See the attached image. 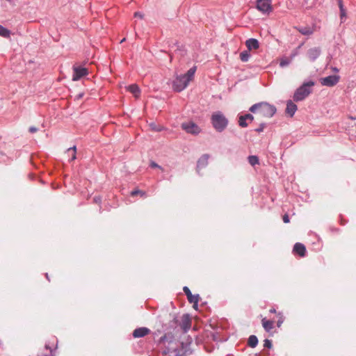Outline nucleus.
<instances>
[{
  "label": "nucleus",
  "mask_w": 356,
  "mask_h": 356,
  "mask_svg": "<svg viewBox=\"0 0 356 356\" xmlns=\"http://www.w3.org/2000/svg\"><path fill=\"white\" fill-rule=\"evenodd\" d=\"M297 29L304 35H310L314 33V29L309 26L298 28Z\"/></svg>",
  "instance_id": "aec40b11"
},
{
  "label": "nucleus",
  "mask_w": 356,
  "mask_h": 356,
  "mask_svg": "<svg viewBox=\"0 0 356 356\" xmlns=\"http://www.w3.org/2000/svg\"><path fill=\"white\" fill-rule=\"evenodd\" d=\"M180 326L185 332H186L191 328V319L188 314H184L182 316Z\"/></svg>",
  "instance_id": "9b49d317"
},
{
  "label": "nucleus",
  "mask_w": 356,
  "mask_h": 356,
  "mask_svg": "<svg viewBox=\"0 0 356 356\" xmlns=\"http://www.w3.org/2000/svg\"><path fill=\"white\" fill-rule=\"evenodd\" d=\"M276 108L267 102H259L252 105L250 111L261 118H271L276 113Z\"/></svg>",
  "instance_id": "f257e3e1"
},
{
  "label": "nucleus",
  "mask_w": 356,
  "mask_h": 356,
  "mask_svg": "<svg viewBox=\"0 0 356 356\" xmlns=\"http://www.w3.org/2000/svg\"><path fill=\"white\" fill-rule=\"evenodd\" d=\"M333 70H334V72H338V71H339V70H338V69H337V68H336V67L333 68Z\"/></svg>",
  "instance_id": "ea45409f"
},
{
  "label": "nucleus",
  "mask_w": 356,
  "mask_h": 356,
  "mask_svg": "<svg viewBox=\"0 0 356 356\" xmlns=\"http://www.w3.org/2000/svg\"><path fill=\"white\" fill-rule=\"evenodd\" d=\"M293 252L298 254L300 257H304L306 253L305 246L300 243H296L293 246Z\"/></svg>",
  "instance_id": "ddd939ff"
},
{
  "label": "nucleus",
  "mask_w": 356,
  "mask_h": 356,
  "mask_svg": "<svg viewBox=\"0 0 356 356\" xmlns=\"http://www.w3.org/2000/svg\"><path fill=\"white\" fill-rule=\"evenodd\" d=\"M270 312H272V313H275V309H272L270 310Z\"/></svg>",
  "instance_id": "58836bf2"
},
{
  "label": "nucleus",
  "mask_w": 356,
  "mask_h": 356,
  "mask_svg": "<svg viewBox=\"0 0 356 356\" xmlns=\"http://www.w3.org/2000/svg\"><path fill=\"white\" fill-rule=\"evenodd\" d=\"M245 45L249 51L257 49L259 47V41L254 38H250L246 40Z\"/></svg>",
  "instance_id": "4468645a"
},
{
  "label": "nucleus",
  "mask_w": 356,
  "mask_h": 356,
  "mask_svg": "<svg viewBox=\"0 0 356 356\" xmlns=\"http://www.w3.org/2000/svg\"><path fill=\"white\" fill-rule=\"evenodd\" d=\"M289 63H290V61L289 59L283 58L281 60L280 65L281 67H285V66H287Z\"/></svg>",
  "instance_id": "cd10ccee"
},
{
  "label": "nucleus",
  "mask_w": 356,
  "mask_h": 356,
  "mask_svg": "<svg viewBox=\"0 0 356 356\" xmlns=\"http://www.w3.org/2000/svg\"><path fill=\"white\" fill-rule=\"evenodd\" d=\"M344 15V10L341 11V16Z\"/></svg>",
  "instance_id": "a19ab883"
},
{
  "label": "nucleus",
  "mask_w": 356,
  "mask_h": 356,
  "mask_svg": "<svg viewBox=\"0 0 356 356\" xmlns=\"http://www.w3.org/2000/svg\"><path fill=\"white\" fill-rule=\"evenodd\" d=\"M45 348H46V350L49 353L48 355H45V356H52V350L50 348H49L47 346H46Z\"/></svg>",
  "instance_id": "f704fd0d"
},
{
  "label": "nucleus",
  "mask_w": 356,
  "mask_h": 356,
  "mask_svg": "<svg viewBox=\"0 0 356 356\" xmlns=\"http://www.w3.org/2000/svg\"><path fill=\"white\" fill-rule=\"evenodd\" d=\"M165 339H166V336H164L161 338V341H164Z\"/></svg>",
  "instance_id": "4c0bfd02"
},
{
  "label": "nucleus",
  "mask_w": 356,
  "mask_h": 356,
  "mask_svg": "<svg viewBox=\"0 0 356 356\" xmlns=\"http://www.w3.org/2000/svg\"><path fill=\"white\" fill-rule=\"evenodd\" d=\"M262 325L264 328L267 331L269 332L270 330L273 327V321L266 320V318L262 319Z\"/></svg>",
  "instance_id": "412c9836"
},
{
  "label": "nucleus",
  "mask_w": 356,
  "mask_h": 356,
  "mask_svg": "<svg viewBox=\"0 0 356 356\" xmlns=\"http://www.w3.org/2000/svg\"><path fill=\"white\" fill-rule=\"evenodd\" d=\"M181 127L187 133L192 134H197L200 132V127L193 122L183 123Z\"/></svg>",
  "instance_id": "1a4fd4ad"
},
{
  "label": "nucleus",
  "mask_w": 356,
  "mask_h": 356,
  "mask_svg": "<svg viewBox=\"0 0 356 356\" xmlns=\"http://www.w3.org/2000/svg\"><path fill=\"white\" fill-rule=\"evenodd\" d=\"M128 90L132 93L135 97H138L140 94V90L136 84L130 85L128 87Z\"/></svg>",
  "instance_id": "6ab92c4d"
},
{
  "label": "nucleus",
  "mask_w": 356,
  "mask_h": 356,
  "mask_svg": "<svg viewBox=\"0 0 356 356\" xmlns=\"http://www.w3.org/2000/svg\"><path fill=\"white\" fill-rule=\"evenodd\" d=\"M243 117V118L245 120H249L250 122H252L254 120V117L251 114H245L244 115H242Z\"/></svg>",
  "instance_id": "c85d7f7f"
},
{
  "label": "nucleus",
  "mask_w": 356,
  "mask_h": 356,
  "mask_svg": "<svg viewBox=\"0 0 356 356\" xmlns=\"http://www.w3.org/2000/svg\"><path fill=\"white\" fill-rule=\"evenodd\" d=\"M264 347L270 348L272 347V342H271V341L269 340V339H265L264 340Z\"/></svg>",
  "instance_id": "c756f323"
},
{
  "label": "nucleus",
  "mask_w": 356,
  "mask_h": 356,
  "mask_svg": "<svg viewBox=\"0 0 356 356\" xmlns=\"http://www.w3.org/2000/svg\"><path fill=\"white\" fill-rule=\"evenodd\" d=\"M150 166L152 168H160L161 170H163L161 166H159L157 163H156L154 161H152L151 163H150Z\"/></svg>",
  "instance_id": "7c9ffc66"
},
{
  "label": "nucleus",
  "mask_w": 356,
  "mask_h": 356,
  "mask_svg": "<svg viewBox=\"0 0 356 356\" xmlns=\"http://www.w3.org/2000/svg\"><path fill=\"white\" fill-rule=\"evenodd\" d=\"M183 291L187 296L188 300L191 303H193V307L196 308L197 306V303L199 301V296L198 295H193L191 290L187 286H184L183 288Z\"/></svg>",
  "instance_id": "9d476101"
},
{
  "label": "nucleus",
  "mask_w": 356,
  "mask_h": 356,
  "mask_svg": "<svg viewBox=\"0 0 356 356\" xmlns=\"http://www.w3.org/2000/svg\"><path fill=\"white\" fill-rule=\"evenodd\" d=\"M125 40V38L122 39L121 42H124Z\"/></svg>",
  "instance_id": "79ce46f5"
},
{
  "label": "nucleus",
  "mask_w": 356,
  "mask_h": 356,
  "mask_svg": "<svg viewBox=\"0 0 356 356\" xmlns=\"http://www.w3.org/2000/svg\"><path fill=\"white\" fill-rule=\"evenodd\" d=\"M211 123L216 131L221 132L227 127L228 120L222 113L216 112L211 116Z\"/></svg>",
  "instance_id": "7ed1b4c3"
},
{
  "label": "nucleus",
  "mask_w": 356,
  "mask_h": 356,
  "mask_svg": "<svg viewBox=\"0 0 356 356\" xmlns=\"http://www.w3.org/2000/svg\"><path fill=\"white\" fill-rule=\"evenodd\" d=\"M209 154H203L197 161V168L201 169L206 167L209 163Z\"/></svg>",
  "instance_id": "dca6fc26"
},
{
  "label": "nucleus",
  "mask_w": 356,
  "mask_h": 356,
  "mask_svg": "<svg viewBox=\"0 0 356 356\" xmlns=\"http://www.w3.org/2000/svg\"><path fill=\"white\" fill-rule=\"evenodd\" d=\"M321 54V50L318 47L311 48L307 51V56L311 60L316 59Z\"/></svg>",
  "instance_id": "2eb2a0df"
},
{
  "label": "nucleus",
  "mask_w": 356,
  "mask_h": 356,
  "mask_svg": "<svg viewBox=\"0 0 356 356\" xmlns=\"http://www.w3.org/2000/svg\"><path fill=\"white\" fill-rule=\"evenodd\" d=\"M340 76L338 75H331L320 79L321 85L328 87H333L339 81Z\"/></svg>",
  "instance_id": "423d86ee"
},
{
  "label": "nucleus",
  "mask_w": 356,
  "mask_h": 356,
  "mask_svg": "<svg viewBox=\"0 0 356 356\" xmlns=\"http://www.w3.org/2000/svg\"><path fill=\"white\" fill-rule=\"evenodd\" d=\"M339 7H340L341 11H343V5H342V2L341 0L339 1Z\"/></svg>",
  "instance_id": "e433bc0d"
},
{
  "label": "nucleus",
  "mask_w": 356,
  "mask_h": 356,
  "mask_svg": "<svg viewBox=\"0 0 356 356\" xmlns=\"http://www.w3.org/2000/svg\"><path fill=\"white\" fill-rule=\"evenodd\" d=\"M134 17L143 19V15L141 13H140V12H136L134 13Z\"/></svg>",
  "instance_id": "473e14b6"
},
{
  "label": "nucleus",
  "mask_w": 356,
  "mask_h": 356,
  "mask_svg": "<svg viewBox=\"0 0 356 356\" xmlns=\"http://www.w3.org/2000/svg\"><path fill=\"white\" fill-rule=\"evenodd\" d=\"M151 330L149 328L141 327L134 330L132 334L134 338H140L149 334Z\"/></svg>",
  "instance_id": "f8f14e48"
},
{
  "label": "nucleus",
  "mask_w": 356,
  "mask_h": 356,
  "mask_svg": "<svg viewBox=\"0 0 356 356\" xmlns=\"http://www.w3.org/2000/svg\"><path fill=\"white\" fill-rule=\"evenodd\" d=\"M65 154H67L68 156H70L69 159L70 161H72L76 159V147L74 146L72 147H70L67 149Z\"/></svg>",
  "instance_id": "a211bd4d"
},
{
  "label": "nucleus",
  "mask_w": 356,
  "mask_h": 356,
  "mask_svg": "<svg viewBox=\"0 0 356 356\" xmlns=\"http://www.w3.org/2000/svg\"><path fill=\"white\" fill-rule=\"evenodd\" d=\"M247 120H245L242 115L239 117L238 119V124L241 127H246L248 126V123L246 122Z\"/></svg>",
  "instance_id": "bb28decb"
},
{
  "label": "nucleus",
  "mask_w": 356,
  "mask_h": 356,
  "mask_svg": "<svg viewBox=\"0 0 356 356\" xmlns=\"http://www.w3.org/2000/svg\"><path fill=\"white\" fill-rule=\"evenodd\" d=\"M313 86H314V81H311L305 83L295 92L293 95V100L296 102H299L305 99L312 92L309 89V87H312Z\"/></svg>",
  "instance_id": "20e7f679"
},
{
  "label": "nucleus",
  "mask_w": 356,
  "mask_h": 356,
  "mask_svg": "<svg viewBox=\"0 0 356 356\" xmlns=\"http://www.w3.org/2000/svg\"><path fill=\"white\" fill-rule=\"evenodd\" d=\"M248 159L249 163L252 166L259 163V158L257 156H249Z\"/></svg>",
  "instance_id": "393cba45"
},
{
  "label": "nucleus",
  "mask_w": 356,
  "mask_h": 356,
  "mask_svg": "<svg viewBox=\"0 0 356 356\" xmlns=\"http://www.w3.org/2000/svg\"><path fill=\"white\" fill-rule=\"evenodd\" d=\"M258 343V339L256 336L251 335L248 341V344L251 348H254Z\"/></svg>",
  "instance_id": "4be33fe9"
},
{
  "label": "nucleus",
  "mask_w": 356,
  "mask_h": 356,
  "mask_svg": "<svg viewBox=\"0 0 356 356\" xmlns=\"http://www.w3.org/2000/svg\"><path fill=\"white\" fill-rule=\"evenodd\" d=\"M263 129H264V126H261V127H259V129H257L256 131L258 132H261L263 131Z\"/></svg>",
  "instance_id": "c9c22d12"
},
{
  "label": "nucleus",
  "mask_w": 356,
  "mask_h": 356,
  "mask_svg": "<svg viewBox=\"0 0 356 356\" xmlns=\"http://www.w3.org/2000/svg\"><path fill=\"white\" fill-rule=\"evenodd\" d=\"M196 71V67H193L183 76H177L172 83L174 90L181 92L186 88L188 83L193 79Z\"/></svg>",
  "instance_id": "f03ea898"
},
{
  "label": "nucleus",
  "mask_w": 356,
  "mask_h": 356,
  "mask_svg": "<svg viewBox=\"0 0 356 356\" xmlns=\"http://www.w3.org/2000/svg\"><path fill=\"white\" fill-rule=\"evenodd\" d=\"M138 195H140L143 197H146L145 192L143 191L139 190V189H135V190H134V191H132L131 192V195L132 197L136 196Z\"/></svg>",
  "instance_id": "b1692460"
},
{
  "label": "nucleus",
  "mask_w": 356,
  "mask_h": 356,
  "mask_svg": "<svg viewBox=\"0 0 356 356\" xmlns=\"http://www.w3.org/2000/svg\"><path fill=\"white\" fill-rule=\"evenodd\" d=\"M249 58H250V54L246 51H243L240 54V58L243 62L248 61Z\"/></svg>",
  "instance_id": "a878e982"
},
{
  "label": "nucleus",
  "mask_w": 356,
  "mask_h": 356,
  "mask_svg": "<svg viewBox=\"0 0 356 356\" xmlns=\"http://www.w3.org/2000/svg\"><path fill=\"white\" fill-rule=\"evenodd\" d=\"M297 111V106L291 101H289L286 104V112L292 117Z\"/></svg>",
  "instance_id": "f3484780"
},
{
  "label": "nucleus",
  "mask_w": 356,
  "mask_h": 356,
  "mask_svg": "<svg viewBox=\"0 0 356 356\" xmlns=\"http://www.w3.org/2000/svg\"><path fill=\"white\" fill-rule=\"evenodd\" d=\"M257 8L264 13H269L272 11L270 0H257Z\"/></svg>",
  "instance_id": "0eeeda50"
},
{
  "label": "nucleus",
  "mask_w": 356,
  "mask_h": 356,
  "mask_svg": "<svg viewBox=\"0 0 356 356\" xmlns=\"http://www.w3.org/2000/svg\"><path fill=\"white\" fill-rule=\"evenodd\" d=\"M88 74V70L81 67H73V75L72 80L78 81L82 77Z\"/></svg>",
  "instance_id": "6e6552de"
},
{
  "label": "nucleus",
  "mask_w": 356,
  "mask_h": 356,
  "mask_svg": "<svg viewBox=\"0 0 356 356\" xmlns=\"http://www.w3.org/2000/svg\"><path fill=\"white\" fill-rule=\"evenodd\" d=\"M0 36L8 38L10 36V31L3 26L0 25Z\"/></svg>",
  "instance_id": "5701e85b"
},
{
  "label": "nucleus",
  "mask_w": 356,
  "mask_h": 356,
  "mask_svg": "<svg viewBox=\"0 0 356 356\" xmlns=\"http://www.w3.org/2000/svg\"><path fill=\"white\" fill-rule=\"evenodd\" d=\"M182 346L177 341H171L168 343L164 350V354L169 355V356H181Z\"/></svg>",
  "instance_id": "39448f33"
},
{
  "label": "nucleus",
  "mask_w": 356,
  "mask_h": 356,
  "mask_svg": "<svg viewBox=\"0 0 356 356\" xmlns=\"http://www.w3.org/2000/svg\"><path fill=\"white\" fill-rule=\"evenodd\" d=\"M38 131V129L36 127H31L29 128V132L31 133H35Z\"/></svg>",
  "instance_id": "72a5a7b5"
},
{
  "label": "nucleus",
  "mask_w": 356,
  "mask_h": 356,
  "mask_svg": "<svg viewBox=\"0 0 356 356\" xmlns=\"http://www.w3.org/2000/svg\"><path fill=\"white\" fill-rule=\"evenodd\" d=\"M282 219H283V221H284V223L289 222V216L287 214L284 215Z\"/></svg>",
  "instance_id": "2f4dec72"
}]
</instances>
